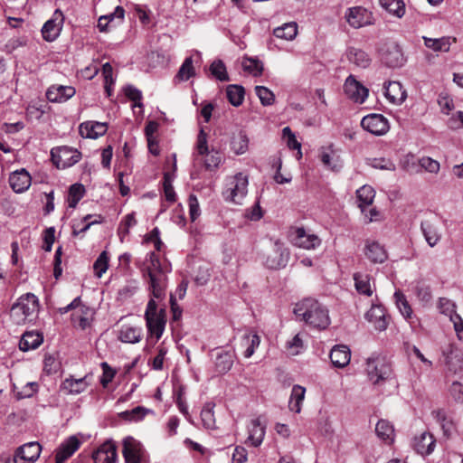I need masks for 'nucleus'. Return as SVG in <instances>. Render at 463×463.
<instances>
[{
  "label": "nucleus",
  "mask_w": 463,
  "mask_h": 463,
  "mask_svg": "<svg viewBox=\"0 0 463 463\" xmlns=\"http://www.w3.org/2000/svg\"><path fill=\"white\" fill-rule=\"evenodd\" d=\"M294 314L299 321L317 329H326L331 323L328 309L315 298H305L297 303Z\"/></svg>",
  "instance_id": "1"
},
{
  "label": "nucleus",
  "mask_w": 463,
  "mask_h": 463,
  "mask_svg": "<svg viewBox=\"0 0 463 463\" xmlns=\"http://www.w3.org/2000/svg\"><path fill=\"white\" fill-rule=\"evenodd\" d=\"M146 269L152 297L161 300L165 297L166 267L163 266L159 257L155 252H151L149 254V264Z\"/></svg>",
  "instance_id": "2"
},
{
  "label": "nucleus",
  "mask_w": 463,
  "mask_h": 463,
  "mask_svg": "<svg viewBox=\"0 0 463 463\" xmlns=\"http://www.w3.org/2000/svg\"><path fill=\"white\" fill-rule=\"evenodd\" d=\"M194 160L203 164L207 170H214L220 166L222 162V155L214 148L209 149L207 144V135L201 129L196 140Z\"/></svg>",
  "instance_id": "3"
},
{
  "label": "nucleus",
  "mask_w": 463,
  "mask_h": 463,
  "mask_svg": "<svg viewBox=\"0 0 463 463\" xmlns=\"http://www.w3.org/2000/svg\"><path fill=\"white\" fill-rule=\"evenodd\" d=\"M39 308L36 296L27 293L22 296L11 308V317L17 325L33 321Z\"/></svg>",
  "instance_id": "4"
},
{
  "label": "nucleus",
  "mask_w": 463,
  "mask_h": 463,
  "mask_svg": "<svg viewBox=\"0 0 463 463\" xmlns=\"http://www.w3.org/2000/svg\"><path fill=\"white\" fill-rule=\"evenodd\" d=\"M156 298L154 297L148 301L145 318L148 332L158 340L161 338L166 323L165 311L163 308L157 309Z\"/></svg>",
  "instance_id": "5"
},
{
  "label": "nucleus",
  "mask_w": 463,
  "mask_h": 463,
  "mask_svg": "<svg viewBox=\"0 0 463 463\" xmlns=\"http://www.w3.org/2000/svg\"><path fill=\"white\" fill-rule=\"evenodd\" d=\"M249 177L243 173H238L227 179L223 196L226 201L241 204L248 194Z\"/></svg>",
  "instance_id": "6"
},
{
  "label": "nucleus",
  "mask_w": 463,
  "mask_h": 463,
  "mask_svg": "<svg viewBox=\"0 0 463 463\" xmlns=\"http://www.w3.org/2000/svg\"><path fill=\"white\" fill-rule=\"evenodd\" d=\"M72 314V321L78 325L82 330L86 329L90 326L93 319L94 311L90 307L81 303L80 297L74 298L69 305L64 307H60L59 312L63 315L69 311L75 310Z\"/></svg>",
  "instance_id": "7"
},
{
  "label": "nucleus",
  "mask_w": 463,
  "mask_h": 463,
  "mask_svg": "<svg viewBox=\"0 0 463 463\" xmlns=\"http://www.w3.org/2000/svg\"><path fill=\"white\" fill-rule=\"evenodd\" d=\"M366 372L369 380L378 384L391 376L392 369L383 357L372 356L366 360Z\"/></svg>",
  "instance_id": "8"
},
{
  "label": "nucleus",
  "mask_w": 463,
  "mask_h": 463,
  "mask_svg": "<svg viewBox=\"0 0 463 463\" xmlns=\"http://www.w3.org/2000/svg\"><path fill=\"white\" fill-rule=\"evenodd\" d=\"M441 354L449 373L457 374L463 371V351L456 344H448L442 348Z\"/></svg>",
  "instance_id": "9"
},
{
  "label": "nucleus",
  "mask_w": 463,
  "mask_h": 463,
  "mask_svg": "<svg viewBox=\"0 0 463 463\" xmlns=\"http://www.w3.org/2000/svg\"><path fill=\"white\" fill-rule=\"evenodd\" d=\"M381 61L390 68H398L404 64L405 58L401 46L394 43H385L380 50Z\"/></svg>",
  "instance_id": "10"
},
{
  "label": "nucleus",
  "mask_w": 463,
  "mask_h": 463,
  "mask_svg": "<svg viewBox=\"0 0 463 463\" xmlns=\"http://www.w3.org/2000/svg\"><path fill=\"white\" fill-rule=\"evenodd\" d=\"M52 160L58 168L71 167L80 159L81 154L74 148L69 146H61L51 152Z\"/></svg>",
  "instance_id": "11"
},
{
  "label": "nucleus",
  "mask_w": 463,
  "mask_h": 463,
  "mask_svg": "<svg viewBox=\"0 0 463 463\" xmlns=\"http://www.w3.org/2000/svg\"><path fill=\"white\" fill-rule=\"evenodd\" d=\"M345 19L346 23L354 29L373 24V14L362 6L347 8L345 13Z\"/></svg>",
  "instance_id": "12"
},
{
  "label": "nucleus",
  "mask_w": 463,
  "mask_h": 463,
  "mask_svg": "<svg viewBox=\"0 0 463 463\" xmlns=\"http://www.w3.org/2000/svg\"><path fill=\"white\" fill-rule=\"evenodd\" d=\"M363 128L375 136H383L390 129L388 119L382 114H370L361 120Z\"/></svg>",
  "instance_id": "13"
},
{
  "label": "nucleus",
  "mask_w": 463,
  "mask_h": 463,
  "mask_svg": "<svg viewBox=\"0 0 463 463\" xmlns=\"http://www.w3.org/2000/svg\"><path fill=\"white\" fill-rule=\"evenodd\" d=\"M289 259V251L283 243L276 241L266 257L265 265L269 269L284 268Z\"/></svg>",
  "instance_id": "14"
},
{
  "label": "nucleus",
  "mask_w": 463,
  "mask_h": 463,
  "mask_svg": "<svg viewBox=\"0 0 463 463\" xmlns=\"http://www.w3.org/2000/svg\"><path fill=\"white\" fill-rule=\"evenodd\" d=\"M63 14L60 10H55L51 19L43 26L42 34L48 42L54 41L59 35L63 24Z\"/></svg>",
  "instance_id": "15"
},
{
  "label": "nucleus",
  "mask_w": 463,
  "mask_h": 463,
  "mask_svg": "<svg viewBox=\"0 0 463 463\" xmlns=\"http://www.w3.org/2000/svg\"><path fill=\"white\" fill-rule=\"evenodd\" d=\"M346 96L356 103H364L368 96V90L350 75L344 85Z\"/></svg>",
  "instance_id": "16"
},
{
  "label": "nucleus",
  "mask_w": 463,
  "mask_h": 463,
  "mask_svg": "<svg viewBox=\"0 0 463 463\" xmlns=\"http://www.w3.org/2000/svg\"><path fill=\"white\" fill-rule=\"evenodd\" d=\"M42 447L38 442H29L17 449L15 460L17 463H33L38 459Z\"/></svg>",
  "instance_id": "17"
},
{
  "label": "nucleus",
  "mask_w": 463,
  "mask_h": 463,
  "mask_svg": "<svg viewBox=\"0 0 463 463\" xmlns=\"http://www.w3.org/2000/svg\"><path fill=\"white\" fill-rule=\"evenodd\" d=\"M31 184V175L24 168L12 172L9 175L10 187L16 194L27 191Z\"/></svg>",
  "instance_id": "18"
},
{
  "label": "nucleus",
  "mask_w": 463,
  "mask_h": 463,
  "mask_svg": "<svg viewBox=\"0 0 463 463\" xmlns=\"http://www.w3.org/2000/svg\"><path fill=\"white\" fill-rule=\"evenodd\" d=\"M126 463H140L142 445L132 437H127L123 440L122 450Z\"/></svg>",
  "instance_id": "19"
},
{
  "label": "nucleus",
  "mask_w": 463,
  "mask_h": 463,
  "mask_svg": "<svg viewBox=\"0 0 463 463\" xmlns=\"http://www.w3.org/2000/svg\"><path fill=\"white\" fill-rule=\"evenodd\" d=\"M75 93L72 86L52 85L46 91V98L50 102L62 103L72 98Z\"/></svg>",
  "instance_id": "20"
},
{
  "label": "nucleus",
  "mask_w": 463,
  "mask_h": 463,
  "mask_svg": "<svg viewBox=\"0 0 463 463\" xmlns=\"http://www.w3.org/2000/svg\"><path fill=\"white\" fill-rule=\"evenodd\" d=\"M364 253L365 257L374 264L383 263L388 258L385 248L378 241L370 240L365 241Z\"/></svg>",
  "instance_id": "21"
},
{
  "label": "nucleus",
  "mask_w": 463,
  "mask_h": 463,
  "mask_svg": "<svg viewBox=\"0 0 463 463\" xmlns=\"http://www.w3.org/2000/svg\"><path fill=\"white\" fill-rule=\"evenodd\" d=\"M117 457L116 444L110 440L104 442L92 455L94 463H116Z\"/></svg>",
  "instance_id": "22"
},
{
  "label": "nucleus",
  "mask_w": 463,
  "mask_h": 463,
  "mask_svg": "<svg viewBox=\"0 0 463 463\" xmlns=\"http://www.w3.org/2000/svg\"><path fill=\"white\" fill-rule=\"evenodd\" d=\"M383 88L384 96L392 104L401 105L405 101L407 92L399 81H389Z\"/></svg>",
  "instance_id": "23"
},
{
  "label": "nucleus",
  "mask_w": 463,
  "mask_h": 463,
  "mask_svg": "<svg viewBox=\"0 0 463 463\" xmlns=\"http://www.w3.org/2000/svg\"><path fill=\"white\" fill-rule=\"evenodd\" d=\"M80 446V441L76 436H71L57 449L55 455L56 463H64L71 458Z\"/></svg>",
  "instance_id": "24"
},
{
  "label": "nucleus",
  "mask_w": 463,
  "mask_h": 463,
  "mask_svg": "<svg viewBox=\"0 0 463 463\" xmlns=\"http://www.w3.org/2000/svg\"><path fill=\"white\" fill-rule=\"evenodd\" d=\"M365 318L373 323L378 331H384L388 326V321L384 307L382 305L373 304L370 310L365 314Z\"/></svg>",
  "instance_id": "25"
},
{
  "label": "nucleus",
  "mask_w": 463,
  "mask_h": 463,
  "mask_svg": "<svg viewBox=\"0 0 463 463\" xmlns=\"http://www.w3.org/2000/svg\"><path fill=\"white\" fill-rule=\"evenodd\" d=\"M420 231L426 242L431 248L438 245L441 240V232L439 225L431 221L421 222Z\"/></svg>",
  "instance_id": "26"
},
{
  "label": "nucleus",
  "mask_w": 463,
  "mask_h": 463,
  "mask_svg": "<svg viewBox=\"0 0 463 463\" xmlns=\"http://www.w3.org/2000/svg\"><path fill=\"white\" fill-rule=\"evenodd\" d=\"M356 291L366 297H371L375 290V284L369 274L355 272L353 276Z\"/></svg>",
  "instance_id": "27"
},
{
  "label": "nucleus",
  "mask_w": 463,
  "mask_h": 463,
  "mask_svg": "<svg viewBox=\"0 0 463 463\" xmlns=\"http://www.w3.org/2000/svg\"><path fill=\"white\" fill-rule=\"evenodd\" d=\"M89 385V375H85L84 377L79 379L70 377L66 378L62 382L61 389L67 394L76 395L85 392Z\"/></svg>",
  "instance_id": "28"
},
{
  "label": "nucleus",
  "mask_w": 463,
  "mask_h": 463,
  "mask_svg": "<svg viewBox=\"0 0 463 463\" xmlns=\"http://www.w3.org/2000/svg\"><path fill=\"white\" fill-rule=\"evenodd\" d=\"M107 124L98 121L84 122L80 125L79 131L82 137L98 138L107 132Z\"/></svg>",
  "instance_id": "29"
},
{
  "label": "nucleus",
  "mask_w": 463,
  "mask_h": 463,
  "mask_svg": "<svg viewBox=\"0 0 463 463\" xmlns=\"http://www.w3.org/2000/svg\"><path fill=\"white\" fill-rule=\"evenodd\" d=\"M293 241L295 245L306 250L316 249L321 242L317 235L307 233L303 228H298L296 230V235Z\"/></svg>",
  "instance_id": "30"
},
{
  "label": "nucleus",
  "mask_w": 463,
  "mask_h": 463,
  "mask_svg": "<svg viewBox=\"0 0 463 463\" xmlns=\"http://www.w3.org/2000/svg\"><path fill=\"white\" fill-rule=\"evenodd\" d=\"M424 41V45L432 50L433 52H449L450 46L452 43L457 42L455 37L451 36H443L440 38H430L427 36L422 37Z\"/></svg>",
  "instance_id": "31"
},
{
  "label": "nucleus",
  "mask_w": 463,
  "mask_h": 463,
  "mask_svg": "<svg viewBox=\"0 0 463 463\" xmlns=\"http://www.w3.org/2000/svg\"><path fill=\"white\" fill-rule=\"evenodd\" d=\"M329 356L334 366L344 368L350 362L351 352L346 345H339L333 347Z\"/></svg>",
  "instance_id": "32"
},
{
  "label": "nucleus",
  "mask_w": 463,
  "mask_h": 463,
  "mask_svg": "<svg viewBox=\"0 0 463 463\" xmlns=\"http://www.w3.org/2000/svg\"><path fill=\"white\" fill-rule=\"evenodd\" d=\"M233 364V354L231 351L217 349L214 366L217 373L223 374L231 370Z\"/></svg>",
  "instance_id": "33"
},
{
  "label": "nucleus",
  "mask_w": 463,
  "mask_h": 463,
  "mask_svg": "<svg viewBox=\"0 0 463 463\" xmlns=\"http://www.w3.org/2000/svg\"><path fill=\"white\" fill-rule=\"evenodd\" d=\"M265 436V426L262 425L259 418L253 419L249 426L248 440L254 447H259Z\"/></svg>",
  "instance_id": "34"
},
{
  "label": "nucleus",
  "mask_w": 463,
  "mask_h": 463,
  "mask_svg": "<svg viewBox=\"0 0 463 463\" xmlns=\"http://www.w3.org/2000/svg\"><path fill=\"white\" fill-rule=\"evenodd\" d=\"M414 449L420 455H429L434 450L435 439L430 433L423 432L414 439Z\"/></svg>",
  "instance_id": "35"
},
{
  "label": "nucleus",
  "mask_w": 463,
  "mask_h": 463,
  "mask_svg": "<svg viewBox=\"0 0 463 463\" xmlns=\"http://www.w3.org/2000/svg\"><path fill=\"white\" fill-rule=\"evenodd\" d=\"M347 58L350 62L360 68H367L371 64V57L362 49L350 47L347 50Z\"/></svg>",
  "instance_id": "36"
},
{
  "label": "nucleus",
  "mask_w": 463,
  "mask_h": 463,
  "mask_svg": "<svg viewBox=\"0 0 463 463\" xmlns=\"http://www.w3.org/2000/svg\"><path fill=\"white\" fill-rule=\"evenodd\" d=\"M142 338V329L138 326H122L119 333L118 339L121 342L128 344L138 343Z\"/></svg>",
  "instance_id": "37"
},
{
  "label": "nucleus",
  "mask_w": 463,
  "mask_h": 463,
  "mask_svg": "<svg viewBox=\"0 0 463 463\" xmlns=\"http://www.w3.org/2000/svg\"><path fill=\"white\" fill-rule=\"evenodd\" d=\"M42 343V335L33 331L25 332L19 342V348L24 352H27L36 349Z\"/></svg>",
  "instance_id": "38"
},
{
  "label": "nucleus",
  "mask_w": 463,
  "mask_h": 463,
  "mask_svg": "<svg viewBox=\"0 0 463 463\" xmlns=\"http://www.w3.org/2000/svg\"><path fill=\"white\" fill-rule=\"evenodd\" d=\"M306 388L301 385L296 384L293 386L289 402L288 408L291 411L299 413L301 411L302 402L305 399Z\"/></svg>",
  "instance_id": "39"
},
{
  "label": "nucleus",
  "mask_w": 463,
  "mask_h": 463,
  "mask_svg": "<svg viewBox=\"0 0 463 463\" xmlns=\"http://www.w3.org/2000/svg\"><path fill=\"white\" fill-rule=\"evenodd\" d=\"M273 34L279 39L292 41L298 34V24L295 22L286 23L273 30Z\"/></svg>",
  "instance_id": "40"
},
{
  "label": "nucleus",
  "mask_w": 463,
  "mask_h": 463,
  "mask_svg": "<svg viewBox=\"0 0 463 463\" xmlns=\"http://www.w3.org/2000/svg\"><path fill=\"white\" fill-rule=\"evenodd\" d=\"M380 5L389 14L402 18L405 14V4L402 0H379Z\"/></svg>",
  "instance_id": "41"
},
{
  "label": "nucleus",
  "mask_w": 463,
  "mask_h": 463,
  "mask_svg": "<svg viewBox=\"0 0 463 463\" xmlns=\"http://www.w3.org/2000/svg\"><path fill=\"white\" fill-rule=\"evenodd\" d=\"M375 432L383 441L388 443H392L393 441L394 429L389 421L380 420L376 424Z\"/></svg>",
  "instance_id": "42"
},
{
  "label": "nucleus",
  "mask_w": 463,
  "mask_h": 463,
  "mask_svg": "<svg viewBox=\"0 0 463 463\" xmlns=\"http://www.w3.org/2000/svg\"><path fill=\"white\" fill-rule=\"evenodd\" d=\"M356 195L359 202V207L362 212H364V207L372 204L375 196V192L372 186L364 185L357 190Z\"/></svg>",
  "instance_id": "43"
},
{
  "label": "nucleus",
  "mask_w": 463,
  "mask_h": 463,
  "mask_svg": "<svg viewBox=\"0 0 463 463\" xmlns=\"http://www.w3.org/2000/svg\"><path fill=\"white\" fill-rule=\"evenodd\" d=\"M320 158L325 166L334 171H337L342 167L339 156L329 148L321 151Z\"/></svg>",
  "instance_id": "44"
},
{
  "label": "nucleus",
  "mask_w": 463,
  "mask_h": 463,
  "mask_svg": "<svg viewBox=\"0 0 463 463\" xmlns=\"http://www.w3.org/2000/svg\"><path fill=\"white\" fill-rule=\"evenodd\" d=\"M231 147L236 155L244 154L249 147V138L247 135L244 132H240L238 135L234 136L231 143Z\"/></svg>",
  "instance_id": "45"
},
{
  "label": "nucleus",
  "mask_w": 463,
  "mask_h": 463,
  "mask_svg": "<svg viewBox=\"0 0 463 463\" xmlns=\"http://www.w3.org/2000/svg\"><path fill=\"white\" fill-rule=\"evenodd\" d=\"M228 100L235 107L240 106L244 99V89L240 85H229L226 90Z\"/></svg>",
  "instance_id": "46"
},
{
  "label": "nucleus",
  "mask_w": 463,
  "mask_h": 463,
  "mask_svg": "<svg viewBox=\"0 0 463 463\" xmlns=\"http://www.w3.org/2000/svg\"><path fill=\"white\" fill-rule=\"evenodd\" d=\"M214 403L207 402L204 404L201 411V419L206 429L213 430L215 428V418L213 413Z\"/></svg>",
  "instance_id": "47"
},
{
  "label": "nucleus",
  "mask_w": 463,
  "mask_h": 463,
  "mask_svg": "<svg viewBox=\"0 0 463 463\" xmlns=\"http://www.w3.org/2000/svg\"><path fill=\"white\" fill-rule=\"evenodd\" d=\"M85 194V188L81 184H74L69 189L68 204L71 208H75L80 200Z\"/></svg>",
  "instance_id": "48"
},
{
  "label": "nucleus",
  "mask_w": 463,
  "mask_h": 463,
  "mask_svg": "<svg viewBox=\"0 0 463 463\" xmlns=\"http://www.w3.org/2000/svg\"><path fill=\"white\" fill-rule=\"evenodd\" d=\"M242 341L247 348L244 352V356L246 358H250L255 352V349L260 344V338L258 334H246L243 335Z\"/></svg>",
  "instance_id": "49"
},
{
  "label": "nucleus",
  "mask_w": 463,
  "mask_h": 463,
  "mask_svg": "<svg viewBox=\"0 0 463 463\" xmlns=\"http://www.w3.org/2000/svg\"><path fill=\"white\" fill-rule=\"evenodd\" d=\"M137 223L135 213H131L127 214L124 219L120 222L118 233L121 241H124L125 237L128 235L129 229L135 226Z\"/></svg>",
  "instance_id": "50"
},
{
  "label": "nucleus",
  "mask_w": 463,
  "mask_h": 463,
  "mask_svg": "<svg viewBox=\"0 0 463 463\" xmlns=\"http://www.w3.org/2000/svg\"><path fill=\"white\" fill-rule=\"evenodd\" d=\"M210 71L214 78L221 81H228L229 76L226 71V67L222 61L215 60L210 66Z\"/></svg>",
  "instance_id": "51"
},
{
  "label": "nucleus",
  "mask_w": 463,
  "mask_h": 463,
  "mask_svg": "<svg viewBox=\"0 0 463 463\" xmlns=\"http://www.w3.org/2000/svg\"><path fill=\"white\" fill-rule=\"evenodd\" d=\"M241 65L245 71L254 76L260 75L263 71L262 63L257 59L245 57Z\"/></svg>",
  "instance_id": "52"
},
{
  "label": "nucleus",
  "mask_w": 463,
  "mask_h": 463,
  "mask_svg": "<svg viewBox=\"0 0 463 463\" xmlns=\"http://www.w3.org/2000/svg\"><path fill=\"white\" fill-rule=\"evenodd\" d=\"M194 75V68L192 57H187L181 65L176 78L180 80H187Z\"/></svg>",
  "instance_id": "53"
},
{
  "label": "nucleus",
  "mask_w": 463,
  "mask_h": 463,
  "mask_svg": "<svg viewBox=\"0 0 463 463\" xmlns=\"http://www.w3.org/2000/svg\"><path fill=\"white\" fill-rule=\"evenodd\" d=\"M394 298L396 301L397 307L399 308L402 315L405 318H410L412 314V309L409 305L405 296L402 292L396 291L394 293Z\"/></svg>",
  "instance_id": "54"
},
{
  "label": "nucleus",
  "mask_w": 463,
  "mask_h": 463,
  "mask_svg": "<svg viewBox=\"0 0 463 463\" xmlns=\"http://www.w3.org/2000/svg\"><path fill=\"white\" fill-rule=\"evenodd\" d=\"M109 255L107 251H102L94 262V273L98 278H101L109 268Z\"/></svg>",
  "instance_id": "55"
},
{
  "label": "nucleus",
  "mask_w": 463,
  "mask_h": 463,
  "mask_svg": "<svg viewBox=\"0 0 463 463\" xmlns=\"http://www.w3.org/2000/svg\"><path fill=\"white\" fill-rule=\"evenodd\" d=\"M147 412H149V410L137 406L130 411L121 412L120 416L124 420L138 421L144 419Z\"/></svg>",
  "instance_id": "56"
},
{
  "label": "nucleus",
  "mask_w": 463,
  "mask_h": 463,
  "mask_svg": "<svg viewBox=\"0 0 463 463\" xmlns=\"http://www.w3.org/2000/svg\"><path fill=\"white\" fill-rule=\"evenodd\" d=\"M92 216L90 214L86 215L80 222H75L72 226V235L78 236L80 233L86 232L92 224L99 223L100 221L94 220L88 222Z\"/></svg>",
  "instance_id": "57"
},
{
  "label": "nucleus",
  "mask_w": 463,
  "mask_h": 463,
  "mask_svg": "<svg viewBox=\"0 0 463 463\" xmlns=\"http://www.w3.org/2000/svg\"><path fill=\"white\" fill-rule=\"evenodd\" d=\"M438 308L439 309L440 313L449 317V319H451L453 316L458 315L456 313V304L447 298H440L439 299Z\"/></svg>",
  "instance_id": "58"
},
{
  "label": "nucleus",
  "mask_w": 463,
  "mask_h": 463,
  "mask_svg": "<svg viewBox=\"0 0 463 463\" xmlns=\"http://www.w3.org/2000/svg\"><path fill=\"white\" fill-rule=\"evenodd\" d=\"M255 92L263 106H269L273 104L275 96L273 92L268 88L264 86H256Z\"/></svg>",
  "instance_id": "59"
},
{
  "label": "nucleus",
  "mask_w": 463,
  "mask_h": 463,
  "mask_svg": "<svg viewBox=\"0 0 463 463\" xmlns=\"http://www.w3.org/2000/svg\"><path fill=\"white\" fill-rule=\"evenodd\" d=\"M14 392L18 400L30 398L37 392V383H27L21 390H17V387L14 385Z\"/></svg>",
  "instance_id": "60"
},
{
  "label": "nucleus",
  "mask_w": 463,
  "mask_h": 463,
  "mask_svg": "<svg viewBox=\"0 0 463 463\" xmlns=\"http://www.w3.org/2000/svg\"><path fill=\"white\" fill-rule=\"evenodd\" d=\"M137 289V283L135 280L127 282L122 288L118 289V298L122 300L131 298Z\"/></svg>",
  "instance_id": "61"
},
{
  "label": "nucleus",
  "mask_w": 463,
  "mask_h": 463,
  "mask_svg": "<svg viewBox=\"0 0 463 463\" xmlns=\"http://www.w3.org/2000/svg\"><path fill=\"white\" fill-rule=\"evenodd\" d=\"M419 164L427 172L431 174H437L440 168L439 163L437 160H434L429 156H424L420 158Z\"/></svg>",
  "instance_id": "62"
},
{
  "label": "nucleus",
  "mask_w": 463,
  "mask_h": 463,
  "mask_svg": "<svg viewBox=\"0 0 463 463\" xmlns=\"http://www.w3.org/2000/svg\"><path fill=\"white\" fill-rule=\"evenodd\" d=\"M189 215L192 222H194L201 215V209L194 194H190L188 198Z\"/></svg>",
  "instance_id": "63"
},
{
  "label": "nucleus",
  "mask_w": 463,
  "mask_h": 463,
  "mask_svg": "<svg viewBox=\"0 0 463 463\" xmlns=\"http://www.w3.org/2000/svg\"><path fill=\"white\" fill-rule=\"evenodd\" d=\"M449 393L455 402L463 403V384L459 382H453L449 388Z\"/></svg>",
  "instance_id": "64"
}]
</instances>
